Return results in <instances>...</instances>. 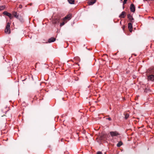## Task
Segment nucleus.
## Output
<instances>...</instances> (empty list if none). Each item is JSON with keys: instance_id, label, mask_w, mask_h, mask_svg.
<instances>
[{"instance_id": "nucleus-1", "label": "nucleus", "mask_w": 154, "mask_h": 154, "mask_svg": "<svg viewBox=\"0 0 154 154\" xmlns=\"http://www.w3.org/2000/svg\"><path fill=\"white\" fill-rule=\"evenodd\" d=\"M59 22L60 19L59 18H55L52 21V23L54 24H58Z\"/></svg>"}, {"instance_id": "nucleus-2", "label": "nucleus", "mask_w": 154, "mask_h": 154, "mask_svg": "<svg viewBox=\"0 0 154 154\" xmlns=\"http://www.w3.org/2000/svg\"><path fill=\"white\" fill-rule=\"evenodd\" d=\"M110 134L111 136L112 137L117 136L118 135H119V133L117 131L110 132Z\"/></svg>"}, {"instance_id": "nucleus-3", "label": "nucleus", "mask_w": 154, "mask_h": 154, "mask_svg": "<svg viewBox=\"0 0 154 154\" xmlns=\"http://www.w3.org/2000/svg\"><path fill=\"white\" fill-rule=\"evenodd\" d=\"M72 17V15L71 14H69L67 15L63 19V21H65L66 20H70Z\"/></svg>"}, {"instance_id": "nucleus-4", "label": "nucleus", "mask_w": 154, "mask_h": 154, "mask_svg": "<svg viewBox=\"0 0 154 154\" xmlns=\"http://www.w3.org/2000/svg\"><path fill=\"white\" fill-rule=\"evenodd\" d=\"M12 14L14 17H16L17 19L20 20V18H21V16H20V17H19V14L17 13V12H14Z\"/></svg>"}, {"instance_id": "nucleus-5", "label": "nucleus", "mask_w": 154, "mask_h": 154, "mask_svg": "<svg viewBox=\"0 0 154 154\" xmlns=\"http://www.w3.org/2000/svg\"><path fill=\"white\" fill-rule=\"evenodd\" d=\"M135 8L133 4H132L130 6V10L132 12H134L135 11Z\"/></svg>"}, {"instance_id": "nucleus-6", "label": "nucleus", "mask_w": 154, "mask_h": 154, "mask_svg": "<svg viewBox=\"0 0 154 154\" xmlns=\"http://www.w3.org/2000/svg\"><path fill=\"white\" fill-rule=\"evenodd\" d=\"M148 80L151 81H153L154 80V75H151L148 77Z\"/></svg>"}, {"instance_id": "nucleus-7", "label": "nucleus", "mask_w": 154, "mask_h": 154, "mask_svg": "<svg viewBox=\"0 0 154 154\" xmlns=\"http://www.w3.org/2000/svg\"><path fill=\"white\" fill-rule=\"evenodd\" d=\"M126 14L125 12V11H123L122 12L121 14L120 15L119 17L121 18H124L125 17Z\"/></svg>"}, {"instance_id": "nucleus-8", "label": "nucleus", "mask_w": 154, "mask_h": 154, "mask_svg": "<svg viewBox=\"0 0 154 154\" xmlns=\"http://www.w3.org/2000/svg\"><path fill=\"white\" fill-rule=\"evenodd\" d=\"M147 72L148 73H150L151 74H154V67L150 68Z\"/></svg>"}, {"instance_id": "nucleus-9", "label": "nucleus", "mask_w": 154, "mask_h": 154, "mask_svg": "<svg viewBox=\"0 0 154 154\" xmlns=\"http://www.w3.org/2000/svg\"><path fill=\"white\" fill-rule=\"evenodd\" d=\"M96 0H89L88 2V4L89 5H91L94 4L96 2Z\"/></svg>"}, {"instance_id": "nucleus-10", "label": "nucleus", "mask_w": 154, "mask_h": 154, "mask_svg": "<svg viewBox=\"0 0 154 154\" xmlns=\"http://www.w3.org/2000/svg\"><path fill=\"white\" fill-rule=\"evenodd\" d=\"M128 18L130 20L131 22L133 23V20H134V19L133 18L132 16L130 14H128L127 15Z\"/></svg>"}, {"instance_id": "nucleus-11", "label": "nucleus", "mask_w": 154, "mask_h": 154, "mask_svg": "<svg viewBox=\"0 0 154 154\" xmlns=\"http://www.w3.org/2000/svg\"><path fill=\"white\" fill-rule=\"evenodd\" d=\"M128 27L130 32H131L132 29V25L131 23H129L128 24Z\"/></svg>"}, {"instance_id": "nucleus-12", "label": "nucleus", "mask_w": 154, "mask_h": 154, "mask_svg": "<svg viewBox=\"0 0 154 154\" xmlns=\"http://www.w3.org/2000/svg\"><path fill=\"white\" fill-rule=\"evenodd\" d=\"M56 40V38L54 37H51L49 38L48 40V43H51V42H53L55 41Z\"/></svg>"}, {"instance_id": "nucleus-13", "label": "nucleus", "mask_w": 154, "mask_h": 154, "mask_svg": "<svg viewBox=\"0 0 154 154\" xmlns=\"http://www.w3.org/2000/svg\"><path fill=\"white\" fill-rule=\"evenodd\" d=\"M5 31V33L8 34H9L11 32L10 29V28H6Z\"/></svg>"}, {"instance_id": "nucleus-14", "label": "nucleus", "mask_w": 154, "mask_h": 154, "mask_svg": "<svg viewBox=\"0 0 154 154\" xmlns=\"http://www.w3.org/2000/svg\"><path fill=\"white\" fill-rule=\"evenodd\" d=\"M68 2L70 4H74V0H68Z\"/></svg>"}, {"instance_id": "nucleus-15", "label": "nucleus", "mask_w": 154, "mask_h": 154, "mask_svg": "<svg viewBox=\"0 0 154 154\" xmlns=\"http://www.w3.org/2000/svg\"><path fill=\"white\" fill-rule=\"evenodd\" d=\"M123 144L122 142V141L119 142L117 144V146L118 147H120L121 146H122Z\"/></svg>"}, {"instance_id": "nucleus-16", "label": "nucleus", "mask_w": 154, "mask_h": 154, "mask_svg": "<svg viewBox=\"0 0 154 154\" xmlns=\"http://www.w3.org/2000/svg\"><path fill=\"white\" fill-rule=\"evenodd\" d=\"M150 91V90L148 88H146L144 91V92L146 93H149V92Z\"/></svg>"}, {"instance_id": "nucleus-17", "label": "nucleus", "mask_w": 154, "mask_h": 154, "mask_svg": "<svg viewBox=\"0 0 154 154\" xmlns=\"http://www.w3.org/2000/svg\"><path fill=\"white\" fill-rule=\"evenodd\" d=\"M129 115L128 114H126L125 115V119H127L129 117Z\"/></svg>"}, {"instance_id": "nucleus-18", "label": "nucleus", "mask_w": 154, "mask_h": 154, "mask_svg": "<svg viewBox=\"0 0 154 154\" xmlns=\"http://www.w3.org/2000/svg\"><path fill=\"white\" fill-rule=\"evenodd\" d=\"M65 22L66 23V21H63L62 23H60V26H62L64 25V24H65Z\"/></svg>"}, {"instance_id": "nucleus-19", "label": "nucleus", "mask_w": 154, "mask_h": 154, "mask_svg": "<svg viewBox=\"0 0 154 154\" xmlns=\"http://www.w3.org/2000/svg\"><path fill=\"white\" fill-rule=\"evenodd\" d=\"M10 23H7V25L6 26V28H10Z\"/></svg>"}, {"instance_id": "nucleus-20", "label": "nucleus", "mask_w": 154, "mask_h": 154, "mask_svg": "<svg viewBox=\"0 0 154 154\" xmlns=\"http://www.w3.org/2000/svg\"><path fill=\"white\" fill-rule=\"evenodd\" d=\"M9 13L7 11H5L3 13V14L5 15L8 16Z\"/></svg>"}, {"instance_id": "nucleus-21", "label": "nucleus", "mask_w": 154, "mask_h": 154, "mask_svg": "<svg viewBox=\"0 0 154 154\" xmlns=\"http://www.w3.org/2000/svg\"><path fill=\"white\" fill-rule=\"evenodd\" d=\"M0 11L4 10L5 8V6H0Z\"/></svg>"}, {"instance_id": "nucleus-22", "label": "nucleus", "mask_w": 154, "mask_h": 154, "mask_svg": "<svg viewBox=\"0 0 154 154\" xmlns=\"http://www.w3.org/2000/svg\"><path fill=\"white\" fill-rule=\"evenodd\" d=\"M127 0H124L123 2V4L124 5L125 4H126V2Z\"/></svg>"}, {"instance_id": "nucleus-23", "label": "nucleus", "mask_w": 154, "mask_h": 154, "mask_svg": "<svg viewBox=\"0 0 154 154\" xmlns=\"http://www.w3.org/2000/svg\"><path fill=\"white\" fill-rule=\"evenodd\" d=\"M11 15H12V14H11L10 13H9V14H8V15L7 16H8L9 17H11Z\"/></svg>"}, {"instance_id": "nucleus-24", "label": "nucleus", "mask_w": 154, "mask_h": 154, "mask_svg": "<svg viewBox=\"0 0 154 154\" xmlns=\"http://www.w3.org/2000/svg\"><path fill=\"white\" fill-rule=\"evenodd\" d=\"M106 119L108 120L109 121H111V119L110 117H109L107 118H106Z\"/></svg>"}, {"instance_id": "nucleus-25", "label": "nucleus", "mask_w": 154, "mask_h": 154, "mask_svg": "<svg viewBox=\"0 0 154 154\" xmlns=\"http://www.w3.org/2000/svg\"><path fill=\"white\" fill-rule=\"evenodd\" d=\"M97 154H102V153L101 152H97Z\"/></svg>"}, {"instance_id": "nucleus-26", "label": "nucleus", "mask_w": 154, "mask_h": 154, "mask_svg": "<svg viewBox=\"0 0 154 154\" xmlns=\"http://www.w3.org/2000/svg\"><path fill=\"white\" fill-rule=\"evenodd\" d=\"M19 8H22V5H19Z\"/></svg>"}, {"instance_id": "nucleus-27", "label": "nucleus", "mask_w": 154, "mask_h": 154, "mask_svg": "<svg viewBox=\"0 0 154 154\" xmlns=\"http://www.w3.org/2000/svg\"><path fill=\"white\" fill-rule=\"evenodd\" d=\"M10 18V19H12L13 18V16H12V15L11 17H9Z\"/></svg>"}, {"instance_id": "nucleus-28", "label": "nucleus", "mask_w": 154, "mask_h": 154, "mask_svg": "<svg viewBox=\"0 0 154 154\" xmlns=\"http://www.w3.org/2000/svg\"><path fill=\"white\" fill-rule=\"evenodd\" d=\"M125 26H123L122 29H123V30L125 28Z\"/></svg>"}]
</instances>
